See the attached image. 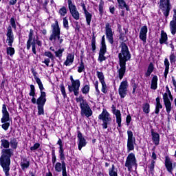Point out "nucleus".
Listing matches in <instances>:
<instances>
[{
	"label": "nucleus",
	"mask_w": 176,
	"mask_h": 176,
	"mask_svg": "<svg viewBox=\"0 0 176 176\" xmlns=\"http://www.w3.org/2000/svg\"><path fill=\"white\" fill-rule=\"evenodd\" d=\"M151 106L149 105V103H145L143 104V112L144 113H149Z\"/></svg>",
	"instance_id": "obj_45"
},
{
	"label": "nucleus",
	"mask_w": 176,
	"mask_h": 176,
	"mask_svg": "<svg viewBox=\"0 0 176 176\" xmlns=\"http://www.w3.org/2000/svg\"><path fill=\"white\" fill-rule=\"evenodd\" d=\"M63 27L66 28V30H69V26L68 25V19H67V17L63 18Z\"/></svg>",
	"instance_id": "obj_57"
},
{
	"label": "nucleus",
	"mask_w": 176,
	"mask_h": 176,
	"mask_svg": "<svg viewBox=\"0 0 176 176\" xmlns=\"http://www.w3.org/2000/svg\"><path fill=\"white\" fill-rule=\"evenodd\" d=\"M29 96H30V97H35L36 96L35 86H34V85H30V91L29 93Z\"/></svg>",
	"instance_id": "obj_47"
},
{
	"label": "nucleus",
	"mask_w": 176,
	"mask_h": 176,
	"mask_svg": "<svg viewBox=\"0 0 176 176\" xmlns=\"http://www.w3.org/2000/svg\"><path fill=\"white\" fill-rule=\"evenodd\" d=\"M120 47L121 52L118 54L119 63L126 64V61H130L131 59V54H130L129 47L126 43L122 42Z\"/></svg>",
	"instance_id": "obj_3"
},
{
	"label": "nucleus",
	"mask_w": 176,
	"mask_h": 176,
	"mask_svg": "<svg viewBox=\"0 0 176 176\" xmlns=\"http://www.w3.org/2000/svg\"><path fill=\"white\" fill-rule=\"evenodd\" d=\"M169 58H170V64H174V63L176 62L175 54H174V52H171V54H170V55L169 56Z\"/></svg>",
	"instance_id": "obj_48"
},
{
	"label": "nucleus",
	"mask_w": 176,
	"mask_h": 176,
	"mask_svg": "<svg viewBox=\"0 0 176 176\" xmlns=\"http://www.w3.org/2000/svg\"><path fill=\"white\" fill-rule=\"evenodd\" d=\"M102 85V92L104 93V94H107L108 93V88L107 87V83H105V81H103L101 82Z\"/></svg>",
	"instance_id": "obj_46"
},
{
	"label": "nucleus",
	"mask_w": 176,
	"mask_h": 176,
	"mask_svg": "<svg viewBox=\"0 0 176 176\" xmlns=\"http://www.w3.org/2000/svg\"><path fill=\"white\" fill-rule=\"evenodd\" d=\"M79 87H80V81L79 79L75 80L74 82H72V85H68L69 93H72L73 91L76 97L79 96Z\"/></svg>",
	"instance_id": "obj_11"
},
{
	"label": "nucleus",
	"mask_w": 176,
	"mask_h": 176,
	"mask_svg": "<svg viewBox=\"0 0 176 176\" xmlns=\"http://www.w3.org/2000/svg\"><path fill=\"white\" fill-rule=\"evenodd\" d=\"M82 94H88L89 91H90V85H85L82 89H81Z\"/></svg>",
	"instance_id": "obj_41"
},
{
	"label": "nucleus",
	"mask_w": 176,
	"mask_h": 176,
	"mask_svg": "<svg viewBox=\"0 0 176 176\" xmlns=\"http://www.w3.org/2000/svg\"><path fill=\"white\" fill-rule=\"evenodd\" d=\"M64 48L59 49L57 51H55V56L58 57L59 60H61V58L63 57V53H64Z\"/></svg>",
	"instance_id": "obj_37"
},
{
	"label": "nucleus",
	"mask_w": 176,
	"mask_h": 176,
	"mask_svg": "<svg viewBox=\"0 0 176 176\" xmlns=\"http://www.w3.org/2000/svg\"><path fill=\"white\" fill-rule=\"evenodd\" d=\"M155 163H156V162H155V160H153L151 161V164L148 165V168H149L151 174L155 171Z\"/></svg>",
	"instance_id": "obj_50"
},
{
	"label": "nucleus",
	"mask_w": 176,
	"mask_h": 176,
	"mask_svg": "<svg viewBox=\"0 0 176 176\" xmlns=\"http://www.w3.org/2000/svg\"><path fill=\"white\" fill-rule=\"evenodd\" d=\"M81 109V116H83L84 115L86 116V118H90L93 115V111L90 108V106H85V107H83L81 106L80 107Z\"/></svg>",
	"instance_id": "obj_20"
},
{
	"label": "nucleus",
	"mask_w": 176,
	"mask_h": 176,
	"mask_svg": "<svg viewBox=\"0 0 176 176\" xmlns=\"http://www.w3.org/2000/svg\"><path fill=\"white\" fill-rule=\"evenodd\" d=\"M165 167L168 173L173 174V170H174V168H173L171 159H170V157L168 156L165 157Z\"/></svg>",
	"instance_id": "obj_21"
},
{
	"label": "nucleus",
	"mask_w": 176,
	"mask_h": 176,
	"mask_svg": "<svg viewBox=\"0 0 176 176\" xmlns=\"http://www.w3.org/2000/svg\"><path fill=\"white\" fill-rule=\"evenodd\" d=\"M74 58H75V55L69 54L67 56V60L70 63V64H72L74 63Z\"/></svg>",
	"instance_id": "obj_49"
},
{
	"label": "nucleus",
	"mask_w": 176,
	"mask_h": 176,
	"mask_svg": "<svg viewBox=\"0 0 176 176\" xmlns=\"http://www.w3.org/2000/svg\"><path fill=\"white\" fill-rule=\"evenodd\" d=\"M111 111L116 118V123L118 124V127H122V113H120V110L116 109V107L112 105Z\"/></svg>",
	"instance_id": "obj_13"
},
{
	"label": "nucleus",
	"mask_w": 176,
	"mask_h": 176,
	"mask_svg": "<svg viewBox=\"0 0 176 176\" xmlns=\"http://www.w3.org/2000/svg\"><path fill=\"white\" fill-rule=\"evenodd\" d=\"M157 76H153L151 80V89L156 90L157 89Z\"/></svg>",
	"instance_id": "obj_28"
},
{
	"label": "nucleus",
	"mask_w": 176,
	"mask_h": 176,
	"mask_svg": "<svg viewBox=\"0 0 176 176\" xmlns=\"http://www.w3.org/2000/svg\"><path fill=\"white\" fill-rule=\"evenodd\" d=\"M38 115H45V110L43 109V106H37Z\"/></svg>",
	"instance_id": "obj_52"
},
{
	"label": "nucleus",
	"mask_w": 176,
	"mask_h": 176,
	"mask_svg": "<svg viewBox=\"0 0 176 176\" xmlns=\"http://www.w3.org/2000/svg\"><path fill=\"white\" fill-rule=\"evenodd\" d=\"M20 166L23 171H25L30 167V160H27L26 157L23 158L20 163Z\"/></svg>",
	"instance_id": "obj_24"
},
{
	"label": "nucleus",
	"mask_w": 176,
	"mask_h": 176,
	"mask_svg": "<svg viewBox=\"0 0 176 176\" xmlns=\"http://www.w3.org/2000/svg\"><path fill=\"white\" fill-rule=\"evenodd\" d=\"M131 122V116L129 114L126 118V126H130V122Z\"/></svg>",
	"instance_id": "obj_62"
},
{
	"label": "nucleus",
	"mask_w": 176,
	"mask_h": 176,
	"mask_svg": "<svg viewBox=\"0 0 176 176\" xmlns=\"http://www.w3.org/2000/svg\"><path fill=\"white\" fill-rule=\"evenodd\" d=\"M91 47H92V52H96V49H97V47L96 46V35H94V32H93L92 35V39L91 41Z\"/></svg>",
	"instance_id": "obj_36"
},
{
	"label": "nucleus",
	"mask_w": 176,
	"mask_h": 176,
	"mask_svg": "<svg viewBox=\"0 0 176 176\" xmlns=\"http://www.w3.org/2000/svg\"><path fill=\"white\" fill-rule=\"evenodd\" d=\"M57 144L59 145V155H65L63 141L60 138L57 142Z\"/></svg>",
	"instance_id": "obj_34"
},
{
	"label": "nucleus",
	"mask_w": 176,
	"mask_h": 176,
	"mask_svg": "<svg viewBox=\"0 0 176 176\" xmlns=\"http://www.w3.org/2000/svg\"><path fill=\"white\" fill-rule=\"evenodd\" d=\"M51 27L52 28V33L51 34L49 40L51 41H56L58 39V41H59V45H61L64 40L60 37V35L61 34V29H60L58 21H56L55 23L52 24Z\"/></svg>",
	"instance_id": "obj_4"
},
{
	"label": "nucleus",
	"mask_w": 176,
	"mask_h": 176,
	"mask_svg": "<svg viewBox=\"0 0 176 176\" xmlns=\"http://www.w3.org/2000/svg\"><path fill=\"white\" fill-rule=\"evenodd\" d=\"M2 113H3V116L1 120V123H6V122H10V116L9 115V112L6 109V104H3Z\"/></svg>",
	"instance_id": "obj_17"
},
{
	"label": "nucleus",
	"mask_w": 176,
	"mask_h": 176,
	"mask_svg": "<svg viewBox=\"0 0 176 176\" xmlns=\"http://www.w3.org/2000/svg\"><path fill=\"white\" fill-rule=\"evenodd\" d=\"M60 89L63 98H67V92H65V87L64 86V84L62 83L60 85Z\"/></svg>",
	"instance_id": "obj_43"
},
{
	"label": "nucleus",
	"mask_w": 176,
	"mask_h": 176,
	"mask_svg": "<svg viewBox=\"0 0 176 176\" xmlns=\"http://www.w3.org/2000/svg\"><path fill=\"white\" fill-rule=\"evenodd\" d=\"M162 108H163V105H162V104H155V113H156V115H159V112H160V109H162Z\"/></svg>",
	"instance_id": "obj_53"
},
{
	"label": "nucleus",
	"mask_w": 176,
	"mask_h": 176,
	"mask_svg": "<svg viewBox=\"0 0 176 176\" xmlns=\"http://www.w3.org/2000/svg\"><path fill=\"white\" fill-rule=\"evenodd\" d=\"M109 176H118V169H115V165H112L111 168L109 169Z\"/></svg>",
	"instance_id": "obj_32"
},
{
	"label": "nucleus",
	"mask_w": 176,
	"mask_h": 176,
	"mask_svg": "<svg viewBox=\"0 0 176 176\" xmlns=\"http://www.w3.org/2000/svg\"><path fill=\"white\" fill-rule=\"evenodd\" d=\"M118 93L120 98H124L127 95V89H118Z\"/></svg>",
	"instance_id": "obj_40"
},
{
	"label": "nucleus",
	"mask_w": 176,
	"mask_h": 176,
	"mask_svg": "<svg viewBox=\"0 0 176 176\" xmlns=\"http://www.w3.org/2000/svg\"><path fill=\"white\" fill-rule=\"evenodd\" d=\"M160 8L163 12L164 16L167 19L168 16H170V10H171V3H170V0H160Z\"/></svg>",
	"instance_id": "obj_7"
},
{
	"label": "nucleus",
	"mask_w": 176,
	"mask_h": 176,
	"mask_svg": "<svg viewBox=\"0 0 176 176\" xmlns=\"http://www.w3.org/2000/svg\"><path fill=\"white\" fill-rule=\"evenodd\" d=\"M106 52H99V56L98 58V61L100 63H102V61H105L107 60V56H105Z\"/></svg>",
	"instance_id": "obj_38"
},
{
	"label": "nucleus",
	"mask_w": 176,
	"mask_h": 176,
	"mask_svg": "<svg viewBox=\"0 0 176 176\" xmlns=\"http://www.w3.org/2000/svg\"><path fill=\"white\" fill-rule=\"evenodd\" d=\"M127 87H129L127 80H124L121 82L119 89L127 90Z\"/></svg>",
	"instance_id": "obj_42"
},
{
	"label": "nucleus",
	"mask_w": 176,
	"mask_h": 176,
	"mask_svg": "<svg viewBox=\"0 0 176 176\" xmlns=\"http://www.w3.org/2000/svg\"><path fill=\"white\" fill-rule=\"evenodd\" d=\"M10 145L12 151L13 149H17V146L19 145V142H17V139H16V138H10Z\"/></svg>",
	"instance_id": "obj_29"
},
{
	"label": "nucleus",
	"mask_w": 176,
	"mask_h": 176,
	"mask_svg": "<svg viewBox=\"0 0 176 176\" xmlns=\"http://www.w3.org/2000/svg\"><path fill=\"white\" fill-rule=\"evenodd\" d=\"M105 35L112 49L118 47V41L115 42V41H113V32H112V28L109 23H107L105 25Z\"/></svg>",
	"instance_id": "obj_5"
},
{
	"label": "nucleus",
	"mask_w": 176,
	"mask_h": 176,
	"mask_svg": "<svg viewBox=\"0 0 176 176\" xmlns=\"http://www.w3.org/2000/svg\"><path fill=\"white\" fill-rule=\"evenodd\" d=\"M33 39H34V30L32 29H30L28 41H29V42H30V40H33Z\"/></svg>",
	"instance_id": "obj_58"
},
{
	"label": "nucleus",
	"mask_w": 176,
	"mask_h": 176,
	"mask_svg": "<svg viewBox=\"0 0 176 176\" xmlns=\"http://www.w3.org/2000/svg\"><path fill=\"white\" fill-rule=\"evenodd\" d=\"M164 65L165 68L170 69V62L168 61V59L167 58L164 60Z\"/></svg>",
	"instance_id": "obj_63"
},
{
	"label": "nucleus",
	"mask_w": 176,
	"mask_h": 176,
	"mask_svg": "<svg viewBox=\"0 0 176 176\" xmlns=\"http://www.w3.org/2000/svg\"><path fill=\"white\" fill-rule=\"evenodd\" d=\"M60 160L61 162H57L55 164V171L56 173H61L63 170L67 168V164H65V154H59Z\"/></svg>",
	"instance_id": "obj_10"
},
{
	"label": "nucleus",
	"mask_w": 176,
	"mask_h": 176,
	"mask_svg": "<svg viewBox=\"0 0 176 176\" xmlns=\"http://www.w3.org/2000/svg\"><path fill=\"white\" fill-rule=\"evenodd\" d=\"M7 39L8 46H13V43L14 42V35L13 34V30H12V26L9 25L7 28L6 33Z\"/></svg>",
	"instance_id": "obj_12"
},
{
	"label": "nucleus",
	"mask_w": 176,
	"mask_h": 176,
	"mask_svg": "<svg viewBox=\"0 0 176 176\" xmlns=\"http://www.w3.org/2000/svg\"><path fill=\"white\" fill-rule=\"evenodd\" d=\"M96 75H97L100 83L102 82H105V77L104 76V73H102V72L97 71Z\"/></svg>",
	"instance_id": "obj_35"
},
{
	"label": "nucleus",
	"mask_w": 176,
	"mask_h": 176,
	"mask_svg": "<svg viewBox=\"0 0 176 176\" xmlns=\"http://www.w3.org/2000/svg\"><path fill=\"white\" fill-rule=\"evenodd\" d=\"M39 146H41V144L39 143H35L34 144V146H32V147H30V151H36V149H38V148H39Z\"/></svg>",
	"instance_id": "obj_61"
},
{
	"label": "nucleus",
	"mask_w": 176,
	"mask_h": 176,
	"mask_svg": "<svg viewBox=\"0 0 176 176\" xmlns=\"http://www.w3.org/2000/svg\"><path fill=\"white\" fill-rule=\"evenodd\" d=\"M133 166H137V159H135V155L133 153H131L126 157L125 167H127L129 171H130L133 168Z\"/></svg>",
	"instance_id": "obj_8"
},
{
	"label": "nucleus",
	"mask_w": 176,
	"mask_h": 176,
	"mask_svg": "<svg viewBox=\"0 0 176 176\" xmlns=\"http://www.w3.org/2000/svg\"><path fill=\"white\" fill-rule=\"evenodd\" d=\"M32 74L37 83L38 85V87L41 91V96L36 100L37 106L38 107H45V104H46V92L43 91L45 88L43 87V84H42V81L41 78H39L36 75L38 73L35 71L34 67L31 69Z\"/></svg>",
	"instance_id": "obj_2"
},
{
	"label": "nucleus",
	"mask_w": 176,
	"mask_h": 176,
	"mask_svg": "<svg viewBox=\"0 0 176 176\" xmlns=\"http://www.w3.org/2000/svg\"><path fill=\"white\" fill-rule=\"evenodd\" d=\"M127 151L131 152L134 151V145L135 144V138L133 136V131H127Z\"/></svg>",
	"instance_id": "obj_9"
},
{
	"label": "nucleus",
	"mask_w": 176,
	"mask_h": 176,
	"mask_svg": "<svg viewBox=\"0 0 176 176\" xmlns=\"http://www.w3.org/2000/svg\"><path fill=\"white\" fill-rule=\"evenodd\" d=\"M124 32H119V34H120L119 39L120 41H123L124 42H126V40H124V38H125L126 35L127 34V33L129 32V29L124 28Z\"/></svg>",
	"instance_id": "obj_30"
},
{
	"label": "nucleus",
	"mask_w": 176,
	"mask_h": 176,
	"mask_svg": "<svg viewBox=\"0 0 176 176\" xmlns=\"http://www.w3.org/2000/svg\"><path fill=\"white\" fill-rule=\"evenodd\" d=\"M152 140L155 145H159L160 142V135L157 132H155V130L152 129L151 130Z\"/></svg>",
	"instance_id": "obj_22"
},
{
	"label": "nucleus",
	"mask_w": 176,
	"mask_h": 176,
	"mask_svg": "<svg viewBox=\"0 0 176 176\" xmlns=\"http://www.w3.org/2000/svg\"><path fill=\"white\" fill-rule=\"evenodd\" d=\"M84 13L85 14V19H86V21H87V25H90V23H91L92 15L88 11H86Z\"/></svg>",
	"instance_id": "obj_33"
},
{
	"label": "nucleus",
	"mask_w": 176,
	"mask_h": 176,
	"mask_svg": "<svg viewBox=\"0 0 176 176\" xmlns=\"http://www.w3.org/2000/svg\"><path fill=\"white\" fill-rule=\"evenodd\" d=\"M77 133V138L79 142L78 144V149L79 151H82V148H83V146H85L87 144V142H86V139H85V137H83L81 131H78Z\"/></svg>",
	"instance_id": "obj_16"
},
{
	"label": "nucleus",
	"mask_w": 176,
	"mask_h": 176,
	"mask_svg": "<svg viewBox=\"0 0 176 176\" xmlns=\"http://www.w3.org/2000/svg\"><path fill=\"white\" fill-rule=\"evenodd\" d=\"M3 124L1 125V127L5 131H8L9 129V126H10V122H1Z\"/></svg>",
	"instance_id": "obj_51"
},
{
	"label": "nucleus",
	"mask_w": 176,
	"mask_h": 176,
	"mask_svg": "<svg viewBox=\"0 0 176 176\" xmlns=\"http://www.w3.org/2000/svg\"><path fill=\"white\" fill-rule=\"evenodd\" d=\"M68 6H69V9L70 11V13L72 16V17L75 19V20H79V12H78V10H76V6L74 4H72V3H68Z\"/></svg>",
	"instance_id": "obj_15"
},
{
	"label": "nucleus",
	"mask_w": 176,
	"mask_h": 176,
	"mask_svg": "<svg viewBox=\"0 0 176 176\" xmlns=\"http://www.w3.org/2000/svg\"><path fill=\"white\" fill-rule=\"evenodd\" d=\"M146 34H148V27L144 25L141 28L139 38L144 43H146Z\"/></svg>",
	"instance_id": "obj_19"
},
{
	"label": "nucleus",
	"mask_w": 176,
	"mask_h": 176,
	"mask_svg": "<svg viewBox=\"0 0 176 176\" xmlns=\"http://www.w3.org/2000/svg\"><path fill=\"white\" fill-rule=\"evenodd\" d=\"M153 71H155V65H153V63H150L148 66L147 71L144 74L146 78L151 76V74L152 72H153Z\"/></svg>",
	"instance_id": "obj_27"
},
{
	"label": "nucleus",
	"mask_w": 176,
	"mask_h": 176,
	"mask_svg": "<svg viewBox=\"0 0 176 176\" xmlns=\"http://www.w3.org/2000/svg\"><path fill=\"white\" fill-rule=\"evenodd\" d=\"M10 23L12 28H14V30H16V19H14V18L12 17L10 19Z\"/></svg>",
	"instance_id": "obj_60"
},
{
	"label": "nucleus",
	"mask_w": 176,
	"mask_h": 176,
	"mask_svg": "<svg viewBox=\"0 0 176 176\" xmlns=\"http://www.w3.org/2000/svg\"><path fill=\"white\" fill-rule=\"evenodd\" d=\"M99 12L100 14H104V1H100L99 4Z\"/></svg>",
	"instance_id": "obj_56"
},
{
	"label": "nucleus",
	"mask_w": 176,
	"mask_h": 176,
	"mask_svg": "<svg viewBox=\"0 0 176 176\" xmlns=\"http://www.w3.org/2000/svg\"><path fill=\"white\" fill-rule=\"evenodd\" d=\"M168 41V37L167 36V33L164 32V30L161 31V38H160V45H163L166 43Z\"/></svg>",
	"instance_id": "obj_26"
},
{
	"label": "nucleus",
	"mask_w": 176,
	"mask_h": 176,
	"mask_svg": "<svg viewBox=\"0 0 176 176\" xmlns=\"http://www.w3.org/2000/svg\"><path fill=\"white\" fill-rule=\"evenodd\" d=\"M86 106L89 107V103H87V101H86V100H84L83 102H81L80 103V107H82L83 108H85V107H86Z\"/></svg>",
	"instance_id": "obj_64"
},
{
	"label": "nucleus",
	"mask_w": 176,
	"mask_h": 176,
	"mask_svg": "<svg viewBox=\"0 0 176 176\" xmlns=\"http://www.w3.org/2000/svg\"><path fill=\"white\" fill-rule=\"evenodd\" d=\"M132 82V87H133V91L132 94H134L135 93V90H137V87H138V85L135 84V80H131Z\"/></svg>",
	"instance_id": "obj_54"
},
{
	"label": "nucleus",
	"mask_w": 176,
	"mask_h": 176,
	"mask_svg": "<svg viewBox=\"0 0 176 176\" xmlns=\"http://www.w3.org/2000/svg\"><path fill=\"white\" fill-rule=\"evenodd\" d=\"M100 49L99 52L100 53H107V44H100Z\"/></svg>",
	"instance_id": "obj_55"
},
{
	"label": "nucleus",
	"mask_w": 176,
	"mask_h": 176,
	"mask_svg": "<svg viewBox=\"0 0 176 176\" xmlns=\"http://www.w3.org/2000/svg\"><path fill=\"white\" fill-rule=\"evenodd\" d=\"M1 148H4L1 150L0 166H1L6 176H10V174L9 173V171H10V157L13 156L14 151L13 149L9 148L10 146L9 140L6 139H1Z\"/></svg>",
	"instance_id": "obj_1"
},
{
	"label": "nucleus",
	"mask_w": 176,
	"mask_h": 176,
	"mask_svg": "<svg viewBox=\"0 0 176 176\" xmlns=\"http://www.w3.org/2000/svg\"><path fill=\"white\" fill-rule=\"evenodd\" d=\"M120 68L118 70L119 79H123L126 74V63H119Z\"/></svg>",
	"instance_id": "obj_23"
},
{
	"label": "nucleus",
	"mask_w": 176,
	"mask_h": 176,
	"mask_svg": "<svg viewBox=\"0 0 176 176\" xmlns=\"http://www.w3.org/2000/svg\"><path fill=\"white\" fill-rule=\"evenodd\" d=\"M117 2L118 3V8L119 9H126L127 12H130V7L127 3H126V1L124 0H117Z\"/></svg>",
	"instance_id": "obj_25"
},
{
	"label": "nucleus",
	"mask_w": 176,
	"mask_h": 176,
	"mask_svg": "<svg viewBox=\"0 0 176 176\" xmlns=\"http://www.w3.org/2000/svg\"><path fill=\"white\" fill-rule=\"evenodd\" d=\"M99 120H102V129H108V124H110L112 122V118H111V114L107 111V109H103L101 114L98 116Z\"/></svg>",
	"instance_id": "obj_6"
},
{
	"label": "nucleus",
	"mask_w": 176,
	"mask_h": 176,
	"mask_svg": "<svg viewBox=\"0 0 176 176\" xmlns=\"http://www.w3.org/2000/svg\"><path fill=\"white\" fill-rule=\"evenodd\" d=\"M173 20L170 22L169 27L172 35L176 34V9H173Z\"/></svg>",
	"instance_id": "obj_18"
},
{
	"label": "nucleus",
	"mask_w": 176,
	"mask_h": 176,
	"mask_svg": "<svg viewBox=\"0 0 176 176\" xmlns=\"http://www.w3.org/2000/svg\"><path fill=\"white\" fill-rule=\"evenodd\" d=\"M31 46H36V39H35V38H34L33 40H30V41L28 40L26 44L27 50H30V49H31Z\"/></svg>",
	"instance_id": "obj_31"
},
{
	"label": "nucleus",
	"mask_w": 176,
	"mask_h": 176,
	"mask_svg": "<svg viewBox=\"0 0 176 176\" xmlns=\"http://www.w3.org/2000/svg\"><path fill=\"white\" fill-rule=\"evenodd\" d=\"M163 100L164 104L165 105L167 113H170L171 110L173 109V107L171 106V102L168 98V94L167 93H164L163 94Z\"/></svg>",
	"instance_id": "obj_14"
},
{
	"label": "nucleus",
	"mask_w": 176,
	"mask_h": 176,
	"mask_svg": "<svg viewBox=\"0 0 176 176\" xmlns=\"http://www.w3.org/2000/svg\"><path fill=\"white\" fill-rule=\"evenodd\" d=\"M59 13L60 16H65V14L67 13V8L65 7H63L59 10Z\"/></svg>",
	"instance_id": "obj_59"
},
{
	"label": "nucleus",
	"mask_w": 176,
	"mask_h": 176,
	"mask_svg": "<svg viewBox=\"0 0 176 176\" xmlns=\"http://www.w3.org/2000/svg\"><path fill=\"white\" fill-rule=\"evenodd\" d=\"M85 71V63H83V59L80 60V66L78 67V72L80 74Z\"/></svg>",
	"instance_id": "obj_44"
},
{
	"label": "nucleus",
	"mask_w": 176,
	"mask_h": 176,
	"mask_svg": "<svg viewBox=\"0 0 176 176\" xmlns=\"http://www.w3.org/2000/svg\"><path fill=\"white\" fill-rule=\"evenodd\" d=\"M14 52V48L12 47V46L7 47L6 53L8 56H10L11 57L13 56Z\"/></svg>",
	"instance_id": "obj_39"
}]
</instances>
